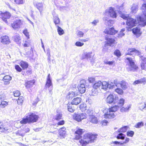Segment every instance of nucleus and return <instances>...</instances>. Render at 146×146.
I'll use <instances>...</instances> for the list:
<instances>
[{"label": "nucleus", "instance_id": "34", "mask_svg": "<svg viewBox=\"0 0 146 146\" xmlns=\"http://www.w3.org/2000/svg\"><path fill=\"white\" fill-rule=\"evenodd\" d=\"M35 6L39 10L40 12L42 11L43 7L42 3H37L35 5Z\"/></svg>", "mask_w": 146, "mask_h": 146}, {"label": "nucleus", "instance_id": "44", "mask_svg": "<svg viewBox=\"0 0 146 146\" xmlns=\"http://www.w3.org/2000/svg\"><path fill=\"white\" fill-rule=\"evenodd\" d=\"M130 107L129 106L125 107H122L120 109V111L123 112L127 111L129 110Z\"/></svg>", "mask_w": 146, "mask_h": 146}, {"label": "nucleus", "instance_id": "22", "mask_svg": "<svg viewBox=\"0 0 146 146\" xmlns=\"http://www.w3.org/2000/svg\"><path fill=\"white\" fill-rule=\"evenodd\" d=\"M78 92L81 94L84 93L86 91V88L85 85L83 84H80L78 86Z\"/></svg>", "mask_w": 146, "mask_h": 146}, {"label": "nucleus", "instance_id": "27", "mask_svg": "<svg viewBox=\"0 0 146 146\" xmlns=\"http://www.w3.org/2000/svg\"><path fill=\"white\" fill-rule=\"evenodd\" d=\"M89 40L88 38H87L85 39H82L80 41L82 42H87ZM84 44L83 42H81L79 41H77L75 43V45L77 46H82L84 45Z\"/></svg>", "mask_w": 146, "mask_h": 146}, {"label": "nucleus", "instance_id": "19", "mask_svg": "<svg viewBox=\"0 0 146 146\" xmlns=\"http://www.w3.org/2000/svg\"><path fill=\"white\" fill-rule=\"evenodd\" d=\"M51 86V90L49 91V92H50L52 89V83L51 80L50 79V74H48L47 80L46 83V84L45 85V87L46 88H49L50 86Z\"/></svg>", "mask_w": 146, "mask_h": 146}, {"label": "nucleus", "instance_id": "10", "mask_svg": "<svg viewBox=\"0 0 146 146\" xmlns=\"http://www.w3.org/2000/svg\"><path fill=\"white\" fill-rule=\"evenodd\" d=\"M10 125L7 123H3L0 121V132L5 133L9 129Z\"/></svg>", "mask_w": 146, "mask_h": 146}, {"label": "nucleus", "instance_id": "51", "mask_svg": "<svg viewBox=\"0 0 146 146\" xmlns=\"http://www.w3.org/2000/svg\"><path fill=\"white\" fill-rule=\"evenodd\" d=\"M104 63L105 64H108L110 66L114 65L115 64V62L114 60L105 62H104Z\"/></svg>", "mask_w": 146, "mask_h": 146}, {"label": "nucleus", "instance_id": "64", "mask_svg": "<svg viewBox=\"0 0 146 146\" xmlns=\"http://www.w3.org/2000/svg\"><path fill=\"white\" fill-rule=\"evenodd\" d=\"M65 123V121L64 120H62L58 122L57 123L58 125H64Z\"/></svg>", "mask_w": 146, "mask_h": 146}, {"label": "nucleus", "instance_id": "4", "mask_svg": "<svg viewBox=\"0 0 146 146\" xmlns=\"http://www.w3.org/2000/svg\"><path fill=\"white\" fill-rule=\"evenodd\" d=\"M23 21L18 17L13 18L11 20V26L14 29H17L21 28L23 25Z\"/></svg>", "mask_w": 146, "mask_h": 146}, {"label": "nucleus", "instance_id": "54", "mask_svg": "<svg viewBox=\"0 0 146 146\" xmlns=\"http://www.w3.org/2000/svg\"><path fill=\"white\" fill-rule=\"evenodd\" d=\"M125 29H122L120 31L119 33L118 34V36L119 37H122L124 35V33L123 32L125 31Z\"/></svg>", "mask_w": 146, "mask_h": 146}, {"label": "nucleus", "instance_id": "15", "mask_svg": "<svg viewBox=\"0 0 146 146\" xmlns=\"http://www.w3.org/2000/svg\"><path fill=\"white\" fill-rule=\"evenodd\" d=\"M117 31L113 27L106 28L104 30V33L107 35H114L117 33Z\"/></svg>", "mask_w": 146, "mask_h": 146}, {"label": "nucleus", "instance_id": "13", "mask_svg": "<svg viewBox=\"0 0 146 146\" xmlns=\"http://www.w3.org/2000/svg\"><path fill=\"white\" fill-rule=\"evenodd\" d=\"M105 14H108L109 16L113 18H115L117 16V14L114 10L113 8L111 7H110L108 9L105 11Z\"/></svg>", "mask_w": 146, "mask_h": 146}, {"label": "nucleus", "instance_id": "45", "mask_svg": "<svg viewBox=\"0 0 146 146\" xmlns=\"http://www.w3.org/2000/svg\"><path fill=\"white\" fill-rule=\"evenodd\" d=\"M124 135L123 134L121 133H119L117 135L116 138L118 139L123 140L125 138V135Z\"/></svg>", "mask_w": 146, "mask_h": 146}, {"label": "nucleus", "instance_id": "16", "mask_svg": "<svg viewBox=\"0 0 146 146\" xmlns=\"http://www.w3.org/2000/svg\"><path fill=\"white\" fill-rule=\"evenodd\" d=\"M132 31L133 34L137 38L140 36L142 34V32L141 31V29L138 27L132 29Z\"/></svg>", "mask_w": 146, "mask_h": 146}, {"label": "nucleus", "instance_id": "57", "mask_svg": "<svg viewBox=\"0 0 146 146\" xmlns=\"http://www.w3.org/2000/svg\"><path fill=\"white\" fill-rule=\"evenodd\" d=\"M62 115L61 114H58L56 115L55 118V119L58 121L62 119Z\"/></svg>", "mask_w": 146, "mask_h": 146}, {"label": "nucleus", "instance_id": "48", "mask_svg": "<svg viewBox=\"0 0 146 146\" xmlns=\"http://www.w3.org/2000/svg\"><path fill=\"white\" fill-rule=\"evenodd\" d=\"M128 127L127 126H124L120 128L119 129L120 131H119V132H126L127 129Z\"/></svg>", "mask_w": 146, "mask_h": 146}, {"label": "nucleus", "instance_id": "11", "mask_svg": "<svg viewBox=\"0 0 146 146\" xmlns=\"http://www.w3.org/2000/svg\"><path fill=\"white\" fill-rule=\"evenodd\" d=\"M0 15L3 21L6 23H8L7 19H9L10 18L11 15L9 12L6 11L4 13H1Z\"/></svg>", "mask_w": 146, "mask_h": 146}, {"label": "nucleus", "instance_id": "47", "mask_svg": "<svg viewBox=\"0 0 146 146\" xmlns=\"http://www.w3.org/2000/svg\"><path fill=\"white\" fill-rule=\"evenodd\" d=\"M125 100L123 98H120L118 103V104L120 106H122L124 104Z\"/></svg>", "mask_w": 146, "mask_h": 146}, {"label": "nucleus", "instance_id": "40", "mask_svg": "<svg viewBox=\"0 0 146 146\" xmlns=\"http://www.w3.org/2000/svg\"><path fill=\"white\" fill-rule=\"evenodd\" d=\"M146 107V104L145 102H142L139 104V108L141 110H143Z\"/></svg>", "mask_w": 146, "mask_h": 146}, {"label": "nucleus", "instance_id": "12", "mask_svg": "<svg viewBox=\"0 0 146 146\" xmlns=\"http://www.w3.org/2000/svg\"><path fill=\"white\" fill-rule=\"evenodd\" d=\"M134 53L137 54L139 57H142V56L141 55V53L138 50L135 48H129L127 50V52L126 54V55L131 56Z\"/></svg>", "mask_w": 146, "mask_h": 146}, {"label": "nucleus", "instance_id": "53", "mask_svg": "<svg viewBox=\"0 0 146 146\" xmlns=\"http://www.w3.org/2000/svg\"><path fill=\"white\" fill-rule=\"evenodd\" d=\"M13 38L15 41L16 42H19L21 40L20 36L18 35L14 36Z\"/></svg>", "mask_w": 146, "mask_h": 146}, {"label": "nucleus", "instance_id": "33", "mask_svg": "<svg viewBox=\"0 0 146 146\" xmlns=\"http://www.w3.org/2000/svg\"><path fill=\"white\" fill-rule=\"evenodd\" d=\"M92 52H86L83 54L82 55V59H88L91 57Z\"/></svg>", "mask_w": 146, "mask_h": 146}, {"label": "nucleus", "instance_id": "2", "mask_svg": "<svg viewBox=\"0 0 146 146\" xmlns=\"http://www.w3.org/2000/svg\"><path fill=\"white\" fill-rule=\"evenodd\" d=\"M84 132L83 129L78 128L74 131V139L75 140H79V142L82 146H86L90 143L95 142L98 136V135L96 133H88L83 135V139H82V135Z\"/></svg>", "mask_w": 146, "mask_h": 146}, {"label": "nucleus", "instance_id": "60", "mask_svg": "<svg viewBox=\"0 0 146 146\" xmlns=\"http://www.w3.org/2000/svg\"><path fill=\"white\" fill-rule=\"evenodd\" d=\"M129 141V139L128 138L126 137L125 140L122 143H120V144L121 145H123L126 144Z\"/></svg>", "mask_w": 146, "mask_h": 146}, {"label": "nucleus", "instance_id": "9", "mask_svg": "<svg viewBox=\"0 0 146 146\" xmlns=\"http://www.w3.org/2000/svg\"><path fill=\"white\" fill-rule=\"evenodd\" d=\"M103 112L104 113V117L106 119H113L115 117V115L114 113H111L112 112H109L107 108L103 110Z\"/></svg>", "mask_w": 146, "mask_h": 146}, {"label": "nucleus", "instance_id": "61", "mask_svg": "<svg viewBox=\"0 0 146 146\" xmlns=\"http://www.w3.org/2000/svg\"><path fill=\"white\" fill-rule=\"evenodd\" d=\"M77 36L80 37H82L84 35V33L81 31H79L77 33Z\"/></svg>", "mask_w": 146, "mask_h": 146}, {"label": "nucleus", "instance_id": "3", "mask_svg": "<svg viewBox=\"0 0 146 146\" xmlns=\"http://www.w3.org/2000/svg\"><path fill=\"white\" fill-rule=\"evenodd\" d=\"M39 118V115L34 113H30L26 118H23L20 121L22 124H25L27 123H33L36 122Z\"/></svg>", "mask_w": 146, "mask_h": 146}, {"label": "nucleus", "instance_id": "52", "mask_svg": "<svg viewBox=\"0 0 146 146\" xmlns=\"http://www.w3.org/2000/svg\"><path fill=\"white\" fill-rule=\"evenodd\" d=\"M134 132L132 131H128L127 133V136L132 137L134 135Z\"/></svg>", "mask_w": 146, "mask_h": 146}, {"label": "nucleus", "instance_id": "39", "mask_svg": "<svg viewBox=\"0 0 146 146\" xmlns=\"http://www.w3.org/2000/svg\"><path fill=\"white\" fill-rule=\"evenodd\" d=\"M115 91L120 95H122L124 93L123 89L119 88H117L115 89Z\"/></svg>", "mask_w": 146, "mask_h": 146}, {"label": "nucleus", "instance_id": "35", "mask_svg": "<svg viewBox=\"0 0 146 146\" xmlns=\"http://www.w3.org/2000/svg\"><path fill=\"white\" fill-rule=\"evenodd\" d=\"M120 85L121 87L124 90L128 88L127 82L124 80H122L120 82Z\"/></svg>", "mask_w": 146, "mask_h": 146}, {"label": "nucleus", "instance_id": "59", "mask_svg": "<svg viewBox=\"0 0 146 146\" xmlns=\"http://www.w3.org/2000/svg\"><path fill=\"white\" fill-rule=\"evenodd\" d=\"M23 33L28 38H29V33L27 29L24 30L23 31Z\"/></svg>", "mask_w": 146, "mask_h": 146}, {"label": "nucleus", "instance_id": "43", "mask_svg": "<svg viewBox=\"0 0 146 146\" xmlns=\"http://www.w3.org/2000/svg\"><path fill=\"white\" fill-rule=\"evenodd\" d=\"M57 27L58 28L57 31L58 34L60 35H61L63 34L64 33V30L61 27L58 26V25L57 26Z\"/></svg>", "mask_w": 146, "mask_h": 146}, {"label": "nucleus", "instance_id": "21", "mask_svg": "<svg viewBox=\"0 0 146 146\" xmlns=\"http://www.w3.org/2000/svg\"><path fill=\"white\" fill-rule=\"evenodd\" d=\"M141 62L140 64L141 68L142 70H145L146 69V58L142 56V57H139Z\"/></svg>", "mask_w": 146, "mask_h": 146}, {"label": "nucleus", "instance_id": "20", "mask_svg": "<svg viewBox=\"0 0 146 146\" xmlns=\"http://www.w3.org/2000/svg\"><path fill=\"white\" fill-rule=\"evenodd\" d=\"M80 109L82 111L84 112L87 110L86 111L87 113H90L92 111L91 110L89 109L87 110L86 104L84 103H82L79 106Z\"/></svg>", "mask_w": 146, "mask_h": 146}, {"label": "nucleus", "instance_id": "25", "mask_svg": "<svg viewBox=\"0 0 146 146\" xmlns=\"http://www.w3.org/2000/svg\"><path fill=\"white\" fill-rule=\"evenodd\" d=\"M22 69L24 70L27 69L29 67V64L27 62L21 60L19 63Z\"/></svg>", "mask_w": 146, "mask_h": 146}, {"label": "nucleus", "instance_id": "50", "mask_svg": "<svg viewBox=\"0 0 146 146\" xmlns=\"http://www.w3.org/2000/svg\"><path fill=\"white\" fill-rule=\"evenodd\" d=\"M15 68L16 70L19 72H21L22 69L18 65H16L15 66Z\"/></svg>", "mask_w": 146, "mask_h": 146}, {"label": "nucleus", "instance_id": "8", "mask_svg": "<svg viewBox=\"0 0 146 146\" xmlns=\"http://www.w3.org/2000/svg\"><path fill=\"white\" fill-rule=\"evenodd\" d=\"M105 39L106 42L104 45V46H112L117 43L115 40L113 38L106 36L105 37Z\"/></svg>", "mask_w": 146, "mask_h": 146}, {"label": "nucleus", "instance_id": "6", "mask_svg": "<svg viewBox=\"0 0 146 146\" xmlns=\"http://www.w3.org/2000/svg\"><path fill=\"white\" fill-rule=\"evenodd\" d=\"M72 117L74 120L79 122L86 118V114L85 113L79 114L75 113L72 115Z\"/></svg>", "mask_w": 146, "mask_h": 146}, {"label": "nucleus", "instance_id": "56", "mask_svg": "<svg viewBox=\"0 0 146 146\" xmlns=\"http://www.w3.org/2000/svg\"><path fill=\"white\" fill-rule=\"evenodd\" d=\"M13 95L15 97H19L21 94L19 91L18 90H16L13 92Z\"/></svg>", "mask_w": 146, "mask_h": 146}, {"label": "nucleus", "instance_id": "7", "mask_svg": "<svg viewBox=\"0 0 146 146\" xmlns=\"http://www.w3.org/2000/svg\"><path fill=\"white\" fill-rule=\"evenodd\" d=\"M30 131L29 128L26 126L19 129L16 133L17 136L19 137H23L27 133Z\"/></svg>", "mask_w": 146, "mask_h": 146}, {"label": "nucleus", "instance_id": "26", "mask_svg": "<svg viewBox=\"0 0 146 146\" xmlns=\"http://www.w3.org/2000/svg\"><path fill=\"white\" fill-rule=\"evenodd\" d=\"M82 99L79 97L74 98L72 101L71 104L72 105H77L81 103Z\"/></svg>", "mask_w": 146, "mask_h": 146}, {"label": "nucleus", "instance_id": "58", "mask_svg": "<svg viewBox=\"0 0 146 146\" xmlns=\"http://www.w3.org/2000/svg\"><path fill=\"white\" fill-rule=\"evenodd\" d=\"M113 83L115 86L117 87L118 85L120 84V82L117 79H115L113 81Z\"/></svg>", "mask_w": 146, "mask_h": 146}, {"label": "nucleus", "instance_id": "1", "mask_svg": "<svg viewBox=\"0 0 146 146\" xmlns=\"http://www.w3.org/2000/svg\"><path fill=\"white\" fill-rule=\"evenodd\" d=\"M142 7L145 11L142 12V14L141 15H137L135 19L130 17L129 14H121V17L126 20V24L127 30L129 31L137 24L142 27H145L146 25V3L143 4Z\"/></svg>", "mask_w": 146, "mask_h": 146}, {"label": "nucleus", "instance_id": "36", "mask_svg": "<svg viewBox=\"0 0 146 146\" xmlns=\"http://www.w3.org/2000/svg\"><path fill=\"white\" fill-rule=\"evenodd\" d=\"M102 82L100 81H99L97 82H95L93 85V87L95 89H100V88Z\"/></svg>", "mask_w": 146, "mask_h": 146}, {"label": "nucleus", "instance_id": "23", "mask_svg": "<svg viewBox=\"0 0 146 146\" xmlns=\"http://www.w3.org/2000/svg\"><path fill=\"white\" fill-rule=\"evenodd\" d=\"M89 119L90 122L93 124H97L98 122L97 117L93 115L90 116Z\"/></svg>", "mask_w": 146, "mask_h": 146}, {"label": "nucleus", "instance_id": "17", "mask_svg": "<svg viewBox=\"0 0 146 146\" xmlns=\"http://www.w3.org/2000/svg\"><path fill=\"white\" fill-rule=\"evenodd\" d=\"M1 42L3 44H8L10 43L9 37L7 35H4L1 37Z\"/></svg>", "mask_w": 146, "mask_h": 146}, {"label": "nucleus", "instance_id": "24", "mask_svg": "<svg viewBox=\"0 0 146 146\" xmlns=\"http://www.w3.org/2000/svg\"><path fill=\"white\" fill-rule=\"evenodd\" d=\"M114 100V96L112 94L109 95L106 99V102L109 104H111L113 103Z\"/></svg>", "mask_w": 146, "mask_h": 146}, {"label": "nucleus", "instance_id": "41", "mask_svg": "<svg viewBox=\"0 0 146 146\" xmlns=\"http://www.w3.org/2000/svg\"><path fill=\"white\" fill-rule=\"evenodd\" d=\"M24 101V98L22 96L19 97L17 100V103L19 105H21L22 104Z\"/></svg>", "mask_w": 146, "mask_h": 146}, {"label": "nucleus", "instance_id": "55", "mask_svg": "<svg viewBox=\"0 0 146 146\" xmlns=\"http://www.w3.org/2000/svg\"><path fill=\"white\" fill-rule=\"evenodd\" d=\"M108 121L106 119L102 121L101 122V125L102 126H106L108 123Z\"/></svg>", "mask_w": 146, "mask_h": 146}, {"label": "nucleus", "instance_id": "28", "mask_svg": "<svg viewBox=\"0 0 146 146\" xmlns=\"http://www.w3.org/2000/svg\"><path fill=\"white\" fill-rule=\"evenodd\" d=\"M119 108V106L117 105H115L109 107L108 109L109 112L114 113L117 111Z\"/></svg>", "mask_w": 146, "mask_h": 146}, {"label": "nucleus", "instance_id": "38", "mask_svg": "<svg viewBox=\"0 0 146 146\" xmlns=\"http://www.w3.org/2000/svg\"><path fill=\"white\" fill-rule=\"evenodd\" d=\"M54 17V22L56 26H57L60 23V19L57 16H55Z\"/></svg>", "mask_w": 146, "mask_h": 146}, {"label": "nucleus", "instance_id": "32", "mask_svg": "<svg viewBox=\"0 0 146 146\" xmlns=\"http://www.w3.org/2000/svg\"><path fill=\"white\" fill-rule=\"evenodd\" d=\"M0 100H1L0 106L1 108H4L8 105V102L5 101L4 100L2 99V97L0 98Z\"/></svg>", "mask_w": 146, "mask_h": 146}, {"label": "nucleus", "instance_id": "42", "mask_svg": "<svg viewBox=\"0 0 146 146\" xmlns=\"http://www.w3.org/2000/svg\"><path fill=\"white\" fill-rule=\"evenodd\" d=\"M114 54L117 57H119L121 55L120 50L118 49H116L113 52Z\"/></svg>", "mask_w": 146, "mask_h": 146}, {"label": "nucleus", "instance_id": "29", "mask_svg": "<svg viewBox=\"0 0 146 146\" xmlns=\"http://www.w3.org/2000/svg\"><path fill=\"white\" fill-rule=\"evenodd\" d=\"M11 78H12L9 75H6L3 77V80L4 82V83L7 84L9 83V82L11 80Z\"/></svg>", "mask_w": 146, "mask_h": 146}, {"label": "nucleus", "instance_id": "31", "mask_svg": "<svg viewBox=\"0 0 146 146\" xmlns=\"http://www.w3.org/2000/svg\"><path fill=\"white\" fill-rule=\"evenodd\" d=\"M78 93H76L75 92H69L66 96V98L69 99H71L73 97L78 95Z\"/></svg>", "mask_w": 146, "mask_h": 146}, {"label": "nucleus", "instance_id": "63", "mask_svg": "<svg viewBox=\"0 0 146 146\" xmlns=\"http://www.w3.org/2000/svg\"><path fill=\"white\" fill-rule=\"evenodd\" d=\"M88 80L90 83H93L95 81V78H94L90 77L88 78Z\"/></svg>", "mask_w": 146, "mask_h": 146}, {"label": "nucleus", "instance_id": "5", "mask_svg": "<svg viewBox=\"0 0 146 146\" xmlns=\"http://www.w3.org/2000/svg\"><path fill=\"white\" fill-rule=\"evenodd\" d=\"M125 60H127L129 64V67L126 68V69L128 71L132 70L135 71L139 69V67L135 64L132 58L130 57H127L125 59Z\"/></svg>", "mask_w": 146, "mask_h": 146}, {"label": "nucleus", "instance_id": "49", "mask_svg": "<svg viewBox=\"0 0 146 146\" xmlns=\"http://www.w3.org/2000/svg\"><path fill=\"white\" fill-rule=\"evenodd\" d=\"M68 110L69 112L72 113L75 110L74 109L72 108V105L70 104L68 105Z\"/></svg>", "mask_w": 146, "mask_h": 146}, {"label": "nucleus", "instance_id": "62", "mask_svg": "<svg viewBox=\"0 0 146 146\" xmlns=\"http://www.w3.org/2000/svg\"><path fill=\"white\" fill-rule=\"evenodd\" d=\"M15 2L17 4H22L23 3V0H15Z\"/></svg>", "mask_w": 146, "mask_h": 146}, {"label": "nucleus", "instance_id": "18", "mask_svg": "<svg viewBox=\"0 0 146 146\" xmlns=\"http://www.w3.org/2000/svg\"><path fill=\"white\" fill-rule=\"evenodd\" d=\"M66 128L64 127L60 128L59 130V135L61 139L64 138L66 133Z\"/></svg>", "mask_w": 146, "mask_h": 146}, {"label": "nucleus", "instance_id": "37", "mask_svg": "<svg viewBox=\"0 0 146 146\" xmlns=\"http://www.w3.org/2000/svg\"><path fill=\"white\" fill-rule=\"evenodd\" d=\"M109 86V84L108 82L106 81H104L102 82V84L101 85L102 88V89L104 90H107Z\"/></svg>", "mask_w": 146, "mask_h": 146}, {"label": "nucleus", "instance_id": "30", "mask_svg": "<svg viewBox=\"0 0 146 146\" xmlns=\"http://www.w3.org/2000/svg\"><path fill=\"white\" fill-rule=\"evenodd\" d=\"M146 83V79L144 77L141 78L140 80H137L133 82V84L135 85L136 84H145Z\"/></svg>", "mask_w": 146, "mask_h": 146}, {"label": "nucleus", "instance_id": "46", "mask_svg": "<svg viewBox=\"0 0 146 146\" xmlns=\"http://www.w3.org/2000/svg\"><path fill=\"white\" fill-rule=\"evenodd\" d=\"M144 125V123L142 122L137 123L135 126V127L137 128H139Z\"/></svg>", "mask_w": 146, "mask_h": 146}, {"label": "nucleus", "instance_id": "14", "mask_svg": "<svg viewBox=\"0 0 146 146\" xmlns=\"http://www.w3.org/2000/svg\"><path fill=\"white\" fill-rule=\"evenodd\" d=\"M35 80L34 79L27 81L25 82V86L28 90L29 91H31L32 88L33 86L35 84Z\"/></svg>", "mask_w": 146, "mask_h": 146}]
</instances>
